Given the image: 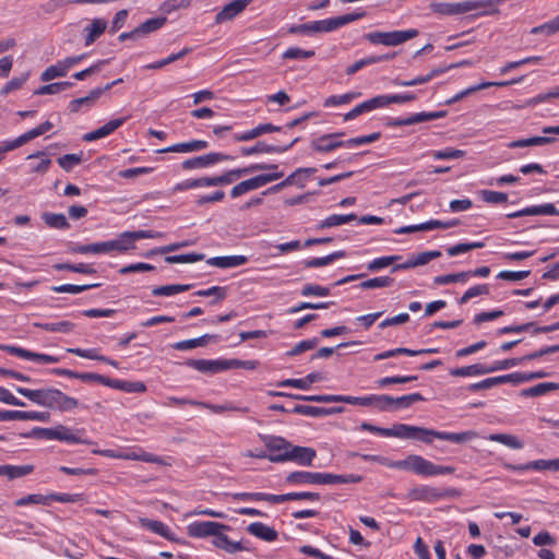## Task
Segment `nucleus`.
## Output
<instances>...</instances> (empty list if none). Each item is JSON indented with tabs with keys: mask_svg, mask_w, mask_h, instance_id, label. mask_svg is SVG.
Listing matches in <instances>:
<instances>
[{
	"mask_svg": "<svg viewBox=\"0 0 559 559\" xmlns=\"http://www.w3.org/2000/svg\"><path fill=\"white\" fill-rule=\"evenodd\" d=\"M68 73L67 68L62 61H58L56 64L48 67L41 74L40 81L48 82L57 78L66 76Z\"/></svg>",
	"mask_w": 559,
	"mask_h": 559,
	"instance_id": "54",
	"label": "nucleus"
},
{
	"mask_svg": "<svg viewBox=\"0 0 559 559\" xmlns=\"http://www.w3.org/2000/svg\"><path fill=\"white\" fill-rule=\"evenodd\" d=\"M382 107L389 104H403L409 103L416 99V95L413 93L396 94V95H379Z\"/></svg>",
	"mask_w": 559,
	"mask_h": 559,
	"instance_id": "62",
	"label": "nucleus"
},
{
	"mask_svg": "<svg viewBox=\"0 0 559 559\" xmlns=\"http://www.w3.org/2000/svg\"><path fill=\"white\" fill-rule=\"evenodd\" d=\"M343 133H329L313 139L310 143L312 151L318 153H329L338 147H346V141L338 140Z\"/></svg>",
	"mask_w": 559,
	"mask_h": 559,
	"instance_id": "14",
	"label": "nucleus"
},
{
	"mask_svg": "<svg viewBox=\"0 0 559 559\" xmlns=\"http://www.w3.org/2000/svg\"><path fill=\"white\" fill-rule=\"evenodd\" d=\"M216 335L204 334L197 338L186 340L177 342L173 345V348L177 350H190L199 346H204L207 340L216 338Z\"/></svg>",
	"mask_w": 559,
	"mask_h": 559,
	"instance_id": "45",
	"label": "nucleus"
},
{
	"mask_svg": "<svg viewBox=\"0 0 559 559\" xmlns=\"http://www.w3.org/2000/svg\"><path fill=\"white\" fill-rule=\"evenodd\" d=\"M283 176H284L283 171H275V173H270V174L258 175L255 177H252L248 180H243V181L239 182L238 185H236L231 189L230 195H231V198H238L249 191L259 189L272 181H275V180L282 178Z\"/></svg>",
	"mask_w": 559,
	"mask_h": 559,
	"instance_id": "7",
	"label": "nucleus"
},
{
	"mask_svg": "<svg viewBox=\"0 0 559 559\" xmlns=\"http://www.w3.org/2000/svg\"><path fill=\"white\" fill-rule=\"evenodd\" d=\"M424 400L425 399L420 393H412L400 397H393L392 402L395 408H408L413 403Z\"/></svg>",
	"mask_w": 559,
	"mask_h": 559,
	"instance_id": "64",
	"label": "nucleus"
},
{
	"mask_svg": "<svg viewBox=\"0 0 559 559\" xmlns=\"http://www.w3.org/2000/svg\"><path fill=\"white\" fill-rule=\"evenodd\" d=\"M324 400H326V403L343 402L352 405L369 406L368 396L357 397L350 395L326 394Z\"/></svg>",
	"mask_w": 559,
	"mask_h": 559,
	"instance_id": "51",
	"label": "nucleus"
},
{
	"mask_svg": "<svg viewBox=\"0 0 559 559\" xmlns=\"http://www.w3.org/2000/svg\"><path fill=\"white\" fill-rule=\"evenodd\" d=\"M293 500L318 501V500H320V495L318 492H310V491L274 495V503H282L285 501H293Z\"/></svg>",
	"mask_w": 559,
	"mask_h": 559,
	"instance_id": "37",
	"label": "nucleus"
},
{
	"mask_svg": "<svg viewBox=\"0 0 559 559\" xmlns=\"http://www.w3.org/2000/svg\"><path fill=\"white\" fill-rule=\"evenodd\" d=\"M430 8L435 13L441 15H460L471 12L473 5H467L466 1L459 3L436 2L431 3Z\"/></svg>",
	"mask_w": 559,
	"mask_h": 559,
	"instance_id": "22",
	"label": "nucleus"
},
{
	"mask_svg": "<svg viewBox=\"0 0 559 559\" xmlns=\"http://www.w3.org/2000/svg\"><path fill=\"white\" fill-rule=\"evenodd\" d=\"M121 456L123 460L142 461V462L155 463V464H159V465L166 464L165 461L163 460V457L155 455L153 453L144 452V451L141 453H136V452L124 453V455H121Z\"/></svg>",
	"mask_w": 559,
	"mask_h": 559,
	"instance_id": "55",
	"label": "nucleus"
},
{
	"mask_svg": "<svg viewBox=\"0 0 559 559\" xmlns=\"http://www.w3.org/2000/svg\"><path fill=\"white\" fill-rule=\"evenodd\" d=\"M461 495L456 488L439 489L428 485L415 486L408 490L406 498L411 501L436 502L445 498H456Z\"/></svg>",
	"mask_w": 559,
	"mask_h": 559,
	"instance_id": "5",
	"label": "nucleus"
},
{
	"mask_svg": "<svg viewBox=\"0 0 559 559\" xmlns=\"http://www.w3.org/2000/svg\"><path fill=\"white\" fill-rule=\"evenodd\" d=\"M35 467L32 464L26 465H0V476L7 477L9 480H13L15 478H21L26 475H29L34 472Z\"/></svg>",
	"mask_w": 559,
	"mask_h": 559,
	"instance_id": "31",
	"label": "nucleus"
},
{
	"mask_svg": "<svg viewBox=\"0 0 559 559\" xmlns=\"http://www.w3.org/2000/svg\"><path fill=\"white\" fill-rule=\"evenodd\" d=\"M226 530H229V526L212 521L193 522L187 527L188 535L198 538L207 536H213L215 538L218 531Z\"/></svg>",
	"mask_w": 559,
	"mask_h": 559,
	"instance_id": "13",
	"label": "nucleus"
},
{
	"mask_svg": "<svg viewBox=\"0 0 559 559\" xmlns=\"http://www.w3.org/2000/svg\"><path fill=\"white\" fill-rule=\"evenodd\" d=\"M345 255V251H335L322 258H312L306 260L304 264L306 267H321L334 262L337 259L344 258Z\"/></svg>",
	"mask_w": 559,
	"mask_h": 559,
	"instance_id": "50",
	"label": "nucleus"
},
{
	"mask_svg": "<svg viewBox=\"0 0 559 559\" xmlns=\"http://www.w3.org/2000/svg\"><path fill=\"white\" fill-rule=\"evenodd\" d=\"M247 261L248 258L246 255H225L210 258L206 260V263L219 269H231L243 265Z\"/></svg>",
	"mask_w": 559,
	"mask_h": 559,
	"instance_id": "27",
	"label": "nucleus"
},
{
	"mask_svg": "<svg viewBox=\"0 0 559 559\" xmlns=\"http://www.w3.org/2000/svg\"><path fill=\"white\" fill-rule=\"evenodd\" d=\"M382 107V104H381V100H380V96H376V97H372L359 105H357L356 107H354L350 111H348L347 114L344 115V120L345 121H348V120H353L355 119L356 117L365 114V112H369L373 109H377V108H381Z\"/></svg>",
	"mask_w": 559,
	"mask_h": 559,
	"instance_id": "30",
	"label": "nucleus"
},
{
	"mask_svg": "<svg viewBox=\"0 0 559 559\" xmlns=\"http://www.w3.org/2000/svg\"><path fill=\"white\" fill-rule=\"evenodd\" d=\"M365 16V12H354L341 16H335L321 21H313L312 28L314 33H330L338 29L340 27L355 22Z\"/></svg>",
	"mask_w": 559,
	"mask_h": 559,
	"instance_id": "9",
	"label": "nucleus"
},
{
	"mask_svg": "<svg viewBox=\"0 0 559 559\" xmlns=\"http://www.w3.org/2000/svg\"><path fill=\"white\" fill-rule=\"evenodd\" d=\"M369 406H374L379 411L385 412L393 408V397L390 395H369Z\"/></svg>",
	"mask_w": 559,
	"mask_h": 559,
	"instance_id": "59",
	"label": "nucleus"
},
{
	"mask_svg": "<svg viewBox=\"0 0 559 559\" xmlns=\"http://www.w3.org/2000/svg\"><path fill=\"white\" fill-rule=\"evenodd\" d=\"M213 544L229 554L247 550L248 548L241 544V542H231L227 535L218 531L216 537L213 539Z\"/></svg>",
	"mask_w": 559,
	"mask_h": 559,
	"instance_id": "33",
	"label": "nucleus"
},
{
	"mask_svg": "<svg viewBox=\"0 0 559 559\" xmlns=\"http://www.w3.org/2000/svg\"><path fill=\"white\" fill-rule=\"evenodd\" d=\"M107 23L102 19H94L92 23L85 27V45L90 46L93 44L106 29Z\"/></svg>",
	"mask_w": 559,
	"mask_h": 559,
	"instance_id": "36",
	"label": "nucleus"
},
{
	"mask_svg": "<svg viewBox=\"0 0 559 559\" xmlns=\"http://www.w3.org/2000/svg\"><path fill=\"white\" fill-rule=\"evenodd\" d=\"M394 283V280L390 276H380V277H373L369 278L367 281H364L359 284V287L361 289H373V288H381V287H390Z\"/></svg>",
	"mask_w": 559,
	"mask_h": 559,
	"instance_id": "60",
	"label": "nucleus"
},
{
	"mask_svg": "<svg viewBox=\"0 0 559 559\" xmlns=\"http://www.w3.org/2000/svg\"><path fill=\"white\" fill-rule=\"evenodd\" d=\"M100 97L99 90H92L88 95L80 98H75L70 102L69 109L71 112H78L82 106H93L95 102Z\"/></svg>",
	"mask_w": 559,
	"mask_h": 559,
	"instance_id": "43",
	"label": "nucleus"
},
{
	"mask_svg": "<svg viewBox=\"0 0 559 559\" xmlns=\"http://www.w3.org/2000/svg\"><path fill=\"white\" fill-rule=\"evenodd\" d=\"M401 260V255H388L372 260L367 264V270L370 272H377L381 269L392 265L394 262Z\"/></svg>",
	"mask_w": 559,
	"mask_h": 559,
	"instance_id": "61",
	"label": "nucleus"
},
{
	"mask_svg": "<svg viewBox=\"0 0 559 559\" xmlns=\"http://www.w3.org/2000/svg\"><path fill=\"white\" fill-rule=\"evenodd\" d=\"M207 146L209 143L204 140H192L162 148L158 151V153H192L205 150Z\"/></svg>",
	"mask_w": 559,
	"mask_h": 559,
	"instance_id": "25",
	"label": "nucleus"
},
{
	"mask_svg": "<svg viewBox=\"0 0 559 559\" xmlns=\"http://www.w3.org/2000/svg\"><path fill=\"white\" fill-rule=\"evenodd\" d=\"M316 456L317 452L314 449L292 444L289 452H284L283 455L276 454V456L272 457V462L280 463L294 461L301 466H311Z\"/></svg>",
	"mask_w": 559,
	"mask_h": 559,
	"instance_id": "8",
	"label": "nucleus"
},
{
	"mask_svg": "<svg viewBox=\"0 0 559 559\" xmlns=\"http://www.w3.org/2000/svg\"><path fill=\"white\" fill-rule=\"evenodd\" d=\"M559 389V383L543 382L521 391L522 396L535 397Z\"/></svg>",
	"mask_w": 559,
	"mask_h": 559,
	"instance_id": "42",
	"label": "nucleus"
},
{
	"mask_svg": "<svg viewBox=\"0 0 559 559\" xmlns=\"http://www.w3.org/2000/svg\"><path fill=\"white\" fill-rule=\"evenodd\" d=\"M418 36L415 28L393 32H372L366 34L365 38L374 45L399 46Z\"/></svg>",
	"mask_w": 559,
	"mask_h": 559,
	"instance_id": "6",
	"label": "nucleus"
},
{
	"mask_svg": "<svg viewBox=\"0 0 559 559\" xmlns=\"http://www.w3.org/2000/svg\"><path fill=\"white\" fill-rule=\"evenodd\" d=\"M357 218L356 214H346V215H338L333 214L328 216L324 221L321 222L320 228H330L340 226L346 223H349L352 221H355Z\"/></svg>",
	"mask_w": 559,
	"mask_h": 559,
	"instance_id": "56",
	"label": "nucleus"
},
{
	"mask_svg": "<svg viewBox=\"0 0 559 559\" xmlns=\"http://www.w3.org/2000/svg\"><path fill=\"white\" fill-rule=\"evenodd\" d=\"M141 524L153 533H156L168 540H176L169 527L160 521L141 519Z\"/></svg>",
	"mask_w": 559,
	"mask_h": 559,
	"instance_id": "40",
	"label": "nucleus"
},
{
	"mask_svg": "<svg viewBox=\"0 0 559 559\" xmlns=\"http://www.w3.org/2000/svg\"><path fill=\"white\" fill-rule=\"evenodd\" d=\"M233 157L218 152H212L207 153L205 155L191 157L188 159H185L181 163V168L183 170H192V169H199V168H206L210 167L216 163L223 162V160H229Z\"/></svg>",
	"mask_w": 559,
	"mask_h": 559,
	"instance_id": "11",
	"label": "nucleus"
},
{
	"mask_svg": "<svg viewBox=\"0 0 559 559\" xmlns=\"http://www.w3.org/2000/svg\"><path fill=\"white\" fill-rule=\"evenodd\" d=\"M264 444L266 449L270 451L267 459L272 462V457L276 456V454H284V452H289L292 443L286 441L282 437L275 436H266L263 438Z\"/></svg>",
	"mask_w": 559,
	"mask_h": 559,
	"instance_id": "26",
	"label": "nucleus"
},
{
	"mask_svg": "<svg viewBox=\"0 0 559 559\" xmlns=\"http://www.w3.org/2000/svg\"><path fill=\"white\" fill-rule=\"evenodd\" d=\"M555 138H548V136H533L528 139H521L511 142L508 146L511 148L516 147H525V146H534V145H546L549 143L555 142Z\"/></svg>",
	"mask_w": 559,
	"mask_h": 559,
	"instance_id": "52",
	"label": "nucleus"
},
{
	"mask_svg": "<svg viewBox=\"0 0 559 559\" xmlns=\"http://www.w3.org/2000/svg\"><path fill=\"white\" fill-rule=\"evenodd\" d=\"M343 406H334V407H317L311 405H295L292 409L293 413L311 416V417H322L334 414H341L344 412Z\"/></svg>",
	"mask_w": 559,
	"mask_h": 559,
	"instance_id": "21",
	"label": "nucleus"
},
{
	"mask_svg": "<svg viewBox=\"0 0 559 559\" xmlns=\"http://www.w3.org/2000/svg\"><path fill=\"white\" fill-rule=\"evenodd\" d=\"M186 365L202 372V373H210V374H215V373L226 370L225 359H215V360L189 359L186 362Z\"/></svg>",
	"mask_w": 559,
	"mask_h": 559,
	"instance_id": "18",
	"label": "nucleus"
},
{
	"mask_svg": "<svg viewBox=\"0 0 559 559\" xmlns=\"http://www.w3.org/2000/svg\"><path fill=\"white\" fill-rule=\"evenodd\" d=\"M43 134H44V132L40 130V128L36 127V128L25 132L24 134L17 136L14 140L7 141V150H15V148L24 145L28 141H31L39 135H43Z\"/></svg>",
	"mask_w": 559,
	"mask_h": 559,
	"instance_id": "48",
	"label": "nucleus"
},
{
	"mask_svg": "<svg viewBox=\"0 0 559 559\" xmlns=\"http://www.w3.org/2000/svg\"><path fill=\"white\" fill-rule=\"evenodd\" d=\"M15 390L19 394L28 399L33 403L50 409L69 412L79 406V401L76 399L64 394L58 389L47 388L39 390H31L17 386Z\"/></svg>",
	"mask_w": 559,
	"mask_h": 559,
	"instance_id": "2",
	"label": "nucleus"
},
{
	"mask_svg": "<svg viewBox=\"0 0 559 559\" xmlns=\"http://www.w3.org/2000/svg\"><path fill=\"white\" fill-rule=\"evenodd\" d=\"M251 0H234L226 5L216 14L215 23L221 24L226 21L233 20L236 15L241 13Z\"/></svg>",
	"mask_w": 559,
	"mask_h": 559,
	"instance_id": "20",
	"label": "nucleus"
},
{
	"mask_svg": "<svg viewBox=\"0 0 559 559\" xmlns=\"http://www.w3.org/2000/svg\"><path fill=\"white\" fill-rule=\"evenodd\" d=\"M299 141V138H295L290 143L284 146L271 145L263 141L258 142L255 145L250 147H241L240 152L245 156L260 154V153H284L288 151L295 143Z\"/></svg>",
	"mask_w": 559,
	"mask_h": 559,
	"instance_id": "19",
	"label": "nucleus"
},
{
	"mask_svg": "<svg viewBox=\"0 0 559 559\" xmlns=\"http://www.w3.org/2000/svg\"><path fill=\"white\" fill-rule=\"evenodd\" d=\"M281 131V127L274 126L272 123H262L257 126L255 128L248 130L241 134L235 135V140L239 142H246L261 136L264 133L278 132Z\"/></svg>",
	"mask_w": 559,
	"mask_h": 559,
	"instance_id": "28",
	"label": "nucleus"
},
{
	"mask_svg": "<svg viewBox=\"0 0 559 559\" xmlns=\"http://www.w3.org/2000/svg\"><path fill=\"white\" fill-rule=\"evenodd\" d=\"M53 269L57 271H71L81 274H94L96 271L90 264L79 263V264H70V263H58L53 265Z\"/></svg>",
	"mask_w": 559,
	"mask_h": 559,
	"instance_id": "58",
	"label": "nucleus"
},
{
	"mask_svg": "<svg viewBox=\"0 0 559 559\" xmlns=\"http://www.w3.org/2000/svg\"><path fill=\"white\" fill-rule=\"evenodd\" d=\"M85 430L83 428L72 429L63 425H57V440L73 444H93L94 442L84 438Z\"/></svg>",
	"mask_w": 559,
	"mask_h": 559,
	"instance_id": "17",
	"label": "nucleus"
},
{
	"mask_svg": "<svg viewBox=\"0 0 559 559\" xmlns=\"http://www.w3.org/2000/svg\"><path fill=\"white\" fill-rule=\"evenodd\" d=\"M383 436L402 439H415L426 444H431L435 439L454 443H463L478 437L477 432L473 430L463 432H445L405 424H396L392 428H386V431H383Z\"/></svg>",
	"mask_w": 559,
	"mask_h": 559,
	"instance_id": "1",
	"label": "nucleus"
},
{
	"mask_svg": "<svg viewBox=\"0 0 559 559\" xmlns=\"http://www.w3.org/2000/svg\"><path fill=\"white\" fill-rule=\"evenodd\" d=\"M67 352L71 353L73 355H76L79 357H82V358L94 359V360H99V361L106 362L115 368L118 367V362L116 360H112L109 357H106L104 355H99L97 353V349H95V348H90V349L68 348Z\"/></svg>",
	"mask_w": 559,
	"mask_h": 559,
	"instance_id": "35",
	"label": "nucleus"
},
{
	"mask_svg": "<svg viewBox=\"0 0 559 559\" xmlns=\"http://www.w3.org/2000/svg\"><path fill=\"white\" fill-rule=\"evenodd\" d=\"M247 531L251 535L265 542H273L278 536L277 532L273 527H270L261 522H253L249 524Z\"/></svg>",
	"mask_w": 559,
	"mask_h": 559,
	"instance_id": "32",
	"label": "nucleus"
},
{
	"mask_svg": "<svg viewBox=\"0 0 559 559\" xmlns=\"http://www.w3.org/2000/svg\"><path fill=\"white\" fill-rule=\"evenodd\" d=\"M0 349L7 352L10 355H14L27 360H34L40 364H57L60 360L57 356L31 352L14 345H0Z\"/></svg>",
	"mask_w": 559,
	"mask_h": 559,
	"instance_id": "12",
	"label": "nucleus"
},
{
	"mask_svg": "<svg viewBox=\"0 0 559 559\" xmlns=\"http://www.w3.org/2000/svg\"><path fill=\"white\" fill-rule=\"evenodd\" d=\"M361 476L356 474L336 475L331 473L298 471L289 473L285 481L288 485H333V484H356L361 481Z\"/></svg>",
	"mask_w": 559,
	"mask_h": 559,
	"instance_id": "3",
	"label": "nucleus"
},
{
	"mask_svg": "<svg viewBox=\"0 0 559 559\" xmlns=\"http://www.w3.org/2000/svg\"><path fill=\"white\" fill-rule=\"evenodd\" d=\"M71 251L74 253H94V254H100V253H109V243L108 241L104 242H95L90 245H76L71 248Z\"/></svg>",
	"mask_w": 559,
	"mask_h": 559,
	"instance_id": "39",
	"label": "nucleus"
},
{
	"mask_svg": "<svg viewBox=\"0 0 559 559\" xmlns=\"http://www.w3.org/2000/svg\"><path fill=\"white\" fill-rule=\"evenodd\" d=\"M108 243L110 252L117 251L119 253H124L127 251L135 249L131 231H123L119 234L116 239L109 240Z\"/></svg>",
	"mask_w": 559,
	"mask_h": 559,
	"instance_id": "29",
	"label": "nucleus"
},
{
	"mask_svg": "<svg viewBox=\"0 0 559 559\" xmlns=\"http://www.w3.org/2000/svg\"><path fill=\"white\" fill-rule=\"evenodd\" d=\"M191 48L189 47H185L183 49H181L179 52L177 53H171L170 56L162 59V60H158V61H155L153 63H150L147 64L145 68L146 69H150V70H158V69H162L164 68L165 66L167 64H170L183 57H186L188 53L191 52Z\"/></svg>",
	"mask_w": 559,
	"mask_h": 559,
	"instance_id": "53",
	"label": "nucleus"
},
{
	"mask_svg": "<svg viewBox=\"0 0 559 559\" xmlns=\"http://www.w3.org/2000/svg\"><path fill=\"white\" fill-rule=\"evenodd\" d=\"M316 170L317 169L313 167L298 168L293 174H290L286 179L264 191L263 194L265 195L269 193L278 192L285 187L292 185H298L300 188H304V180L306 176L313 174Z\"/></svg>",
	"mask_w": 559,
	"mask_h": 559,
	"instance_id": "16",
	"label": "nucleus"
},
{
	"mask_svg": "<svg viewBox=\"0 0 559 559\" xmlns=\"http://www.w3.org/2000/svg\"><path fill=\"white\" fill-rule=\"evenodd\" d=\"M277 167L278 166L276 164H252L243 168L231 169L223 175L216 176V185L217 187L229 185L245 175L259 170L277 169Z\"/></svg>",
	"mask_w": 559,
	"mask_h": 559,
	"instance_id": "10",
	"label": "nucleus"
},
{
	"mask_svg": "<svg viewBox=\"0 0 559 559\" xmlns=\"http://www.w3.org/2000/svg\"><path fill=\"white\" fill-rule=\"evenodd\" d=\"M487 373L488 366L485 364H474L469 366L450 369V374L453 377L483 376Z\"/></svg>",
	"mask_w": 559,
	"mask_h": 559,
	"instance_id": "34",
	"label": "nucleus"
},
{
	"mask_svg": "<svg viewBox=\"0 0 559 559\" xmlns=\"http://www.w3.org/2000/svg\"><path fill=\"white\" fill-rule=\"evenodd\" d=\"M523 80V76L519 78V79H513V80H510V81H503V82H483V83H479L477 85H473V86H469L467 87L466 90L464 91H461L459 93V98H464L477 91H480V90H485V88H488V87H491V86H508V85H511V84H516V83H520L522 82Z\"/></svg>",
	"mask_w": 559,
	"mask_h": 559,
	"instance_id": "38",
	"label": "nucleus"
},
{
	"mask_svg": "<svg viewBox=\"0 0 559 559\" xmlns=\"http://www.w3.org/2000/svg\"><path fill=\"white\" fill-rule=\"evenodd\" d=\"M166 22L167 19L165 16L150 19L143 22L141 25L136 27L139 37L142 38L151 33L158 31L166 24Z\"/></svg>",
	"mask_w": 559,
	"mask_h": 559,
	"instance_id": "41",
	"label": "nucleus"
},
{
	"mask_svg": "<svg viewBox=\"0 0 559 559\" xmlns=\"http://www.w3.org/2000/svg\"><path fill=\"white\" fill-rule=\"evenodd\" d=\"M126 120H127V118L112 119V120L108 121L107 123H105L103 127H100L92 132L85 133L83 135V140L85 142H92V141H96L98 139L105 138V136L111 134L118 128H120L124 123Z\"/></svg>",
	"mask_w": 559,
	"mask_h": 559,
	"instance_id": "23",
	"label": "nucleus"
},
{
	"mask_svg": "<svg viewBox=\"0 0 559 559\" xmlns=\"http://www.w3.org/2000/svg\"><path fill=\"white\" fill-rule=\"evenodd\" d=\"M192 287L190 284H171L158 286L152 289L154 296H173L179 293L189 290Z\"/></svg>",
	"mask_w": 559,
	"mask_h": 559,
	"instance_id": "49",
	"label": "nucleus"
},
{
	"mask_svg": "<svg viewBox=\"0 0 559 559\" xmlns=\"http://www.w3.org/2000/svg\"><path fill=\"white\" fill-rule=\"evenodd\" d=\"M488 440L499 442L511 449H522L523 442L514 435L509 433H491L487 437Z\"/></svg>",
	"mask_w": 559,
	"mask_h": 559,
	"instance_id": "46",
	"label": "nucleus"
},
{
	"mask_svg": "<svg viewBox=\"0 0 559 559\" xmlns=\"http://www.w3.org/2000/svg\"><path fill=\"white\" fill-rule=\"evenodd\" d=\"M527 215H559V211L555 207L554 204L547 203V204H540V205L525 207L523 210L509 213L507 215V217L508 218H518V217L527 216Z\"/></svg>",
	"mask_w": 559,
	"mask_h": 559,
	"instance_id": "24",
	"label": "nucleus"
},
{
	"mask_svg": "<svg viewBox=\"0 0 559 559\" xmlns=\"http://www.w3.org/2000/svg\"><path fill=\"white\" fill-rule=\"evenodd\" d=\"M41 219L48 225L50 228L56 229H67L70 227V224L64 214L61 213H43Z\"/></svg>",
	"mask_w": 559,
	"mask_h": 559,
	"instance_id": "44",
	"label": "nucleus"
},
{
	"mask_svg": "<svg viewBox=\"0 0 559 559\" xmlns=\"http://www.w3.org/2000/svg\"><path fill=\"white\" fill-rule=\"evenodd\" d=\"M388 467L411 471L425 477L453 474L455 472L453 466L436 465L425 457L416 454H411L402 461L392 462L388 464Z\"/></svg>",
	"mask_w": 559,
	"mask_h": 559,
	"instance_id": "4",
	"label": "nucleus"
},
{
	"mask_svg": "<svg viewBox=\"0 0 559 559\" xmlns=\"http://www.w3.org/2000/svg\"><path fill=\"white\" fill-rule=\"evenodd\" d=\"M503 466L507 469L510 471H551V472H559V457L552 459V460H536L532 461L525 464H511V463H503Z\"/></svg>",
	"mask_w": 559,
	"mask_h": 559,
	"instance_id": "15",
	"label": "nucleus"
},
{
	"mask_svg": "<svg viewBox=\"0 0 559 559\" xmlns=\"http://www.w3.org/2000/svg\"><path fill=\"white\" fill-rule=\"evenodd\" d=\"M559 31V15L552 19L551 21L535 26L531 29L532 34H544L546 36H550L556 34Z\"/></svg>",
	"mask_w": 559,
	"mask_h": 559,
	"instance_id": "63",
	"label": "nucleus"
},
{
	"mask_svg": "<svg viewBox=\"0 0 559 559\" xmlns=\"http://www.w3.org/2000/svg\"><path fill=\"white\" fill-rule=\"evenodd\" d=\"M360 96V93H346L343 95H332L329 96L324 103V107H335L340 105H346L349 104L353 99Z\"/></svg>",
	"mask_w": 559,
	"mask_h": 559,
	"instance_id": "57",
	"label": "nucleus"
},
{
	"mask_svg": "<svg viewBox=\"0 0 559 559\" xmlns=\"http://www.w3.org/2000/svg\"><path fill=\"white\" fill-rule=\"evenodd\" d=\"M33 325L38 329H43L48 332H58V333H70L74 329V323L70 321H60V322H51V323H41L34 322Z\"/></svg>",
	"mask_w": 559,
	"mask_h": 559,
	"instance_id": "47",
	"label": "nucleus"
}]
</instances>
